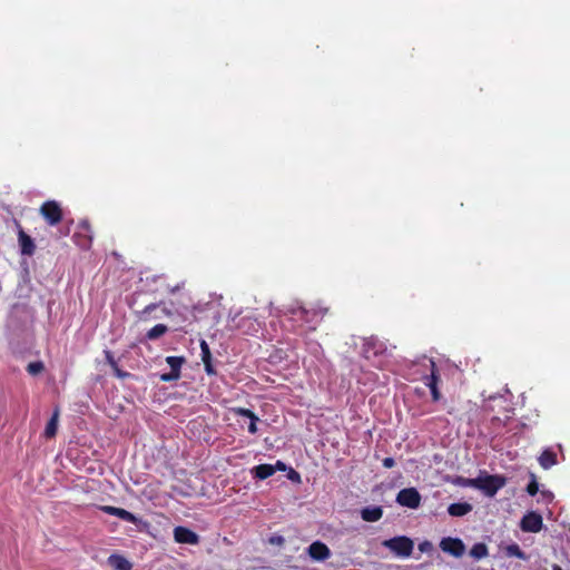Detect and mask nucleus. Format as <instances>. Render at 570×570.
I'll list each match as a JSON object with an SVG mask.
<instances>
[{"label":"nucleus","instance_id":"nucleus-5","mask_svg":"<svg viewBox=\"0 0 570 570\" xmlns=\"http://www.w3.org/2000/svg\"><path fill=\"white\" fill-rule=\"evenodd\" d=\"M396 502L402 507L417 509L421 504V494L415 488H405L397 493Z\"/></svg>","mask_w":570,"mask_h":570},{"label":"nucleus","instance_id":"nucleus-38","mask_svg":"<svg viewBox=\"0 0 570 570\" xmlns=\"http://www.w3.org/2000/svg\"><path fill=\"white\" fill-rule=\"evenodd\" d=\"M426 546H430V543H429V542H423V543H421V544H420V550H421V551H425Z\"/></svg>","mask_w":570,"mask_h":570},{"label":"nucleus","instance_id":"nucleus-36","mask_svg":"<svg viewBox=\"0 0 570 570\" xmlns=\"http://www.w3.org/2000/svg\"><path fill=\"white\" fill-rule=\"evenodd\" d=\"M271 542L275 543V544H283L284 538L283 537H273V538H271Z\"/></svg>","mask_w":570,"mask_h":570},{"label":"nucleus","instance_id":"nucleus-37","mask_svg":"<svg viewBox=\"0 0 570 570\" xmlns=\"http://www.w3.org/2000/svg\"><path fill=\"white\" fill-rule=\"evenodd\" d=\"M274 466L276 468V470H279V471H285V469H286V465L281 461H277Z\"/></svg>","mask_w":570,"mask_h":570},{"label":"nucleus","instance_id":"nucleus-30","mask_svg":"<svg viewBox=\"0 0 570 570\" xmlns=\"http://www.w3.org/2000/svg\"><path fill=\"white\" fill-rule=\"evenodd\" d=\"M112 371L115 376H117L118 379H127L130 376V373L119 368L118 364L116 365V367H112Z\"/></svg>","mask_w":570,"mask_h":570},{"label":"nucleus","instance_id":"nucleus-8","mask_svg":"<svg viewBox=\"0 0 570 570\" xmlns=\"http://www.w3.org/2000/svg\"><path fill=\"white\" fill-rule=\"evenodd\" d=\"M174 539L178 543L196 546L199 543V535L189 528L178 525L174 529Z\"/></svg>","mask_w":570,"mask_h":570},{"label":"nucleus","instance_id":"nucleus-39","mask_svg":"<svg viewBox=\"0 0 570 570\" xmlns=\"http://www.w3.org/2000/svg\"><path fill=\"white\" fill-rule=\"evenodd\" d=\"M163 312H164V314H165V315H167V316H170V315H171V311H170V309H168L167 307H164V308H163Z\"/></svg>","mask_w":570,"mask_h":570},{"label":"nucleus","instance_id":"nucleus-22","mask_svg":"<svg viewBox=\"0 0 570 570\" xmlns=\"http://www.w3.org/2000/svg\"><path fill=\"white\" fill-rule=\"evenodd\" d=\"M166 362L170 367V371L180 374L181 365L185 363V357L183 356H167Z\"/></svg>","mask_w":570,"mask_h":570},{"label":"nucleus","instance_id":"nucleus-1","mask_svg":"<svg viewBox=\"0 0 570 570\" xmlns=\"http://www.w3.org/2000/svg\"><path fill=\"white\" fill-rule=\"evenodd\" d=\"M507 483V478L500 474H485L475 479H464L462 484L481 490L485 495L492 498Z\"/></svg>","mask_w":570,"mask_h":570},{"label":"nucleus","instance_id":"nucleus-18","mask_svg":"<svg viewBox=\"0 0 570 570\" xmlns=\"http://www.w3.org/2000/svg\"><path fill=\"white\" fill-rule=\"evenodd\" d=\"M168 332V327L165 324H156L146 333L148 341H155L165 335Z\"/></svg>","mask_w":570,"mask_h":570},{"label":"nucleus","instance_id":"nucleus-23","mask_svg":"<svg viewBox=\"0 0 570 570\" xmlns=\"http://www.w3.org/2000/svg\"><path fill=\"white\" fill-rule=\"evenodd\" d=\"M163 303H151L138 313V318L142 322L150 321V313L158 308Z\"/></svg>","mask_w":570,"mask_h":570},{"label":"nucleus","instance_id":"nucleus-35","mask_svg":"<svg viewBox=\"0 0 570 570\" xmlns=\"http://www.w3.org/2000/svg\"><path fill=\"white\" fill-rule=\"evenodd\" d=\"M382 464L384 468L391 469L395 465V461L393 458L389 456V458L383 459Z\"/></svg>","mask_w":570,"mask_h":570},{"label":"nucleus","instance_id":"nucleus-40","mask_svg":"<svg viewBox=\"0 0 570 570\" xmlns=\"http://www.w3.org/2000/svg\"><path fill=\"white\" fill-rule=\"evenodd\" d=\"M552 570H562V568L560 566H558V564H553L552 566Z\"/></svg>","mask_w":570,"mask_h":570},{"label":"nucleus","instance_id":"nucleus-32","mask_svg":"<svg viewBox=\"0 0 570 570\" xmlns=\"http://www.w3.org/2000/svg\"><path fill=\"white\" fill-rule=\"evenodd\" d=\"M430 391H431L432 400L434 402H438L441 399V393L439 391V387L438 386H432L430 389Z\"/></svg>","mask_w":570,"mask_h":570},{"label":"nucleus","instance_id":"nucleus-27","mask_svg":"<svg viewBox=\"0 0 570 570\" xmlns=\"http://www.w3.org/2000/svg\"><path fill=\"white\" fill-rule=\"evenodd\" d=\"M539 491V484L537 482V478L533 473H531V481L527 485V492L529 495L534 497Z\"/></svg>","mask_w":570,"mask_h":570},{"label":"nucleus","instance_id":"nucleus-33","mask_svg":"<svg viewBox=\"0 0 570 570\" xmlns=\"http://www.w3.org/2000/svg\"><path fill=\"white\" fill-rule=\"evenodd\" d=\"M101 510L107 513V514H110V515H116V512L118 510L117 507H111V505H104L101 507Z\"/></svg>","mask_w":570,"mask_h":570},{"label":"nucleus","instance_id":"nucleus-41","mask_svg":"<svg viewBox=\"0 0 570 570\" xmlns=\"http://www.w3.org/2000/svg\"><path fill=\"white\" fill-rule=\"evenodd\" d=\"M293 473L295 474L296 478H299L297 472L293 471Z\"/></svg>","mask_w":570,"mask_h":570},{"label":"nucleus","instance_id":"nucleus-24","mask_svg":"<svg viewBox=\"0 0 570 570\" xmlns=\"http://www.w3.org/2000/svg\"><path fill=\"white\" fill-rule=\"evenodd\" d=\"M505 553L508 557L525 559V553L521 550V548L517 543L507 546Z\"/></svg>","mask_w":570,"mask_h":570},{"label":"nucleus","instance_id":"nucleus-9","mask_svg":"<svg viewBox=\"0 0 570 570\" xmlns=\"http://www.w3.org/2000/svg\"><path fill=\"white\" fill-rule=\"evenodd\" d=\"M308 556L315 561H325L331 557V550L324 542L314 541L308 547Z\"/></svg>","mask_w":570,"mask_h":570},{"label":"nucleus","instance_id":"nucleus-11","mask_svg":"<svg viewBox=\"0 0 570 570\" xmlns=\"http://www.w3.org/2000/svg\"><path fill=\"white\" fill-rule=\"evenodd\" d=\"M232 411L234 414L249 420L248 432L250 434L257 433V422L259 421V417L252 410L245 407H233Z\"/></svg>","mask_w":570,"mask_h":570},{"label":"nucleus","instance_id":"nucleus-2","mask_svg":"<svg viewBox=\"0 0 570 570\" xmlns=\"http://www.w3.org/2000/svg\"><path fill=\"white\" fill-rule=\"evenodd\" d=\"M382 546L387 548L394 556L399 558H409L414 548L413 541L405 535H397L382 542Z\"/></svg>","mask_w":570,"mask_h":570},{"label":"nucleus","instance_id":"nucleus-13","mask_svg":"<svg viewBox=\"0 0 570 570\" xmlns=\"http://www.w3.org/2000/svg\"><path fill=\"white\" fill-rule=\"evenodd\" d=\"M108 563L112 570H131V563L125 557L117 553L109 556Z\"/></svg>","mask_w":570,"mask_h":570},{"label":"nucleus","instance_id":"nucleus-12","mask_svg":"<svg viewBox=\"0 0 570 570\" xmlns=\"http://www.w3.org/2000/svg\"><path fill=\"white\" fill-rule=\"evenodd\" d=\"M200 355H202V361L204 363V366H205V371L208 375H215L216 374V371L213 366V357H212V352H210V348H209V345L207 344V342L205 340H202L200 341Z\"/></svg>","mask_w":570,"mask_h":570},{"label":"nucleus","instance_id":"nucleus-3","mask_svg":"<svg viewBox=\"0 0 570 570\" xmlns=\"http://www.w3.org/2000/svg\"><path fill=\"white\" fill-rule=\"evenodd\" d=\"M316 316V313L311 312L302 306L291 309V317L288 321L292 323V331L304 334L306 330L304 327V323H309L312 317Z\"/></svg>","mask_w":570,"mask_h":570},{"label":"nucleus","instance_id":"nucleus-10","mask_svg":"<svg viewBox=\"0 0 570 570\" xmlns=\"http://www.w3.org/2000/svg\"><path fill=\"white\" fill-rule=\"evenodd\" d=\"M18 242L22 255L32 256L36 252L33 239L20 227L18 232Z\"/></svg>","mask_w":570,"mask_h":570},{"label":"nucleus","instance_id":"nucleus-26","mask_svg":"<svg viewBox=\"0 0 570 570\" xmlns=\"http://www.w3.org/2000/svg\"><path fill=\"white\" fill-rule=\"evenodd\" d=\"M43 370H45V364L41 361L30 362L27 365V372L32 376L40 374L41 372H43Z\"/></svg>","mask_w":570,"mask_h":570},{"label":"nucleus","instance_id":"nucleus-20","mask_svg":"<svg viewBox=\"0 0 570 570\" xmlns=\"http://www.w3.org/2000/svg\"><path fill=\"white\" fill-rule=\"evenodd\" d=\"M431 365V374L425 377V385L431 389L432 386H438L440 376L438 372L436 364L433 360H430Z\"/></svg>","mask_w":570,"mask_h":570},{"label":"nucleus","instance_id":"nucleus-7","mask_svg":"<svg viewBox=\"0 0 570 570\" xmlns=\"http://www.w3.org/2000/svg\"><path fill=\"white\" fill-rule=\"evenodd\" d=\"M542 517L537 512H528L520 522V528L524 532L537 533L542 529Z\"/></svg>","mask_w":570,"mask_h":570},{"label":"nucleus","instance_id":"nucleus-4","mask_svg":"<svg viewBox=\"0 0 570 570\" xmlns=\"http://www.w3.org/2000/svg\"><path fill=\"white\" fill-rule=\"evenodd\" d=\"M40 215L43 219L50 225L56 226L62 220V209L56 200H47L45 202L40 209Z\"/></svg>","mask_w":570,"mask_h":570},{"label":"nucleus","instance_id":"nucleus-14","mask_svg":"<svg viewBox=\"0 0 570 570\" xmlns=\"http://www.w3.org/2000/svg\"><path fill=\"white\" fill-rule=\"evenodd\" d=\"M538 461L542 469L548 470L557 464V453L550 449H546L540 454Z\"/></svg>","mask_w":570,"mask_h":570},{"label":"nucleus","instance_id":"nucleus-19","mask_svg":"<svg viewBox=\"0 0 570 570\" xmlns=\"http://www.w3.org/2000/svg\"><path fill=\"white\" fill-rule=\"evenodd\" d=\"M57 429H58V411H56L52 414L51 419L48 421L45 432H43V435L47 439H51L57 434Z\"/></svg>","mask_w":570,"mask_h":570},{"label":"nucleus","instance_id":"nucleus-31","mask_svg":"<svg viewBox=\"0 0 570 570\" xmlns=\"http://www.w3.org/2000/svg\"><path fill=\"white\" fill-rule=\"evenodd\" d=\"M185 283L181 282V283H177L175 285H168L167 286V291L169 294L174 295L176 294L178 291H180L183 287H184Z\"/></svg>","mask_w":570,"mask_h":570},{"label":"nucleus","instance_id":"nucleus-21","mask_svg":"<svg viewBox=\"0 0 570 570\" xmlns=\"http://www.w3.org/2000/svg\"><path fill=\"white\" fill-rule=\"evenodd\" d=\"M489 550L485 543L479 542L472 546L470 556L476 560L488 557Z\"/></svg>","mask_w":570,"mask_h":570},{"label":"nucleus","instance_id":"nucleus-17","mask_svg":"<svg viewBox=\"0 0 570 570\" xmlns=\"http://www.w3.org/2000/svg\"><path fill=\"white\" fill-rule=\"evenodd\" d=\"M276 472V468L272 464H259L253 469L254 476L265 480Z\"/></svg>","mask_w":570,"mask_h":570},{"label":"nucleus","instance_id":"nucleus-16","mask_svg":"<svg viewBox=\"0 0 570 570\" xmlns=\"http://www.w3.org/2000/svg\"><path fill=\"white\" fill-rule=\"evenodd\" d=\"M472 511V504L468 502L452 503L448 508V512L452 517H463Z\"/></svg>","mask_w":570,"mask_h":570},{"label":"nucleus","instance_id":"nucleus-29","mask_svg":"<svg viewBox=\"0 0 570 570\" xmlns=\"http://www.w3.org/2000/svg\"><path fill=\"white\" fill-rule=\"evenodd\" d=\"M105 358H106V362L110 365V367H116L117 365V362L114 357V354L109 351V350H106L105 352Z\"/></svg>","mask_w":570,"mask_h":570},{"label":"nucleus","instance_id":"nucleus-25","mask_svg":"<svg viewBox=\"0 0 570 570\" xmlns=\"http://www.w3.org/2000/svg\"><path fill=\"white\" fill-rule=\"evenodd\" d=\"M115 517H117L124 521L130 522V523H136L138 521L137 517L134 513H131L122 508H118Z\"/></svg>","mask_w":570,"mask_h":570},{"label":"nucleus","instance_id":"nucleus-15","mask_svg":"<svg viewBox=\"0 0 570 570\" xmlns=\"http://www.w3.org/2000/svg\"><path fill=\"white\" fill-rule=\"evenodd\" d=\"M383 515V509L381 507H367L361 510V517L366 522H376Z\"/></svg>","mask_w":570,"mask_h":570},{"label":"nucleus","instance_id":"nucleus-28","mask_svg":"<svg viewBox=\"0 0 570 570\" xmlns=\"http://www.w3.org/2000/svg\"><path fill=\"white\" fill-rule=\"evenodd\" d=\"M179 377H180V374L170 371L169 373L161 374L160 375V381H163V382H171V381L178 380Z\"/></svg>","mask_w":570,"mask_h":570},{"label":"nucleus","instance_id":"nucleus-6","mask_svg":"<svg viewBox=\"0 0 570 570\" xmlns=\"http://www.w3.org/2000/svg\"><path fill=\"white\" fill-rule=\"evenodd\" d=\"M440 548L443 552H446L455 558L463 556L465 547L461 539L446 537L440 542Z\"/></svg>","mask_w":570,"mask_h":570},{"label":"nucleus","instance_id":"nucleus-34","mask_svg":"<svg viewBox=\"0 0 570 570\" xmlns=\"http://www.w3.org/2000/svg\"><path fill=\"white\" fill-rule=\"evenodd\" d=\"M101 510L107 513V514H110V515H116V512L118 510L117 507H111V505H104L101 507Z\"/></svg>","mask_w":570,"mask_h":570}]
</instances>
